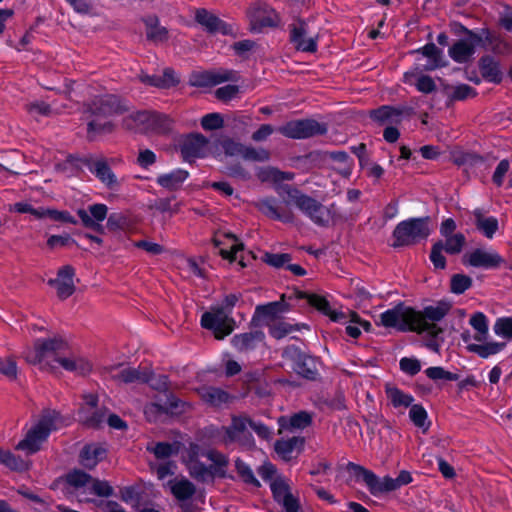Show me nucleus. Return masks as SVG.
I'll use <instances>...</instances> for the list:
<instances>
[{"label": "nucleus", "mask_w": 512, "mask_h": 512, "mask_svg": "<svg viewBox=\"0 0 512 512\" xmlns=\"http://www.w3.org/2000/svg\"><path fill=\"white\" fill-rule=\"evenodd\" d=\"M445 238L446 242L443 244V249L449 254L460 253L466 242L465 236L462 233H456Z\"/></svg>", "instance_id": "3c124183"}, {"label": "nucleus", "mask_w": 512, "mask_h": 512, "mask_svg": "<svg viewBox=\"0 0 512 512\" xmlns=\"http://www.w3.org/2000/svg\"><path fill=\"white\" fill-rule=\"evenodd\" d=\"M472 285V279L464 274H455L451 278V291L455 294H462Z\"/></svg>", "instance_id": "5fc2aeb1"}, {"label": "nucleus", "mask_w": 512, "mask_h": 512, "mask_svg": "<svg viewBox=\"0 0 512 512\" xmlns=\"http://www.w3.org/2000/svg\"><path fill=\"white\" fill-rule=\"evenodd\" d=\"M495 335L501 338L512 339V317H499L493 325Z\"/></svg>", "instance_id": "8fccbe9b"}, {"label": "nucleus", "mask_w": 512, "mask_h": 512, "mask_svg": "<svg viewBox=\"0 0 512 512\" xmlns=\"http://www.w3.org/2000/svg\"><path fill=\"white\" fill-rule=\"evenodd\" d=\"M188 173L182 169H176L167 174H162L157 177V183L168 190L178 189L183 182L187 179Z\"/></svg>", "instance_id": "4c0bfd02"}, {"label": "nucleus", "mask_w": 512, "mask_h": 512, "mask_svg": "<svg viewBox=\"0 0 512 512\" xmlns=\"http://www.w3.org/2000/svg\"><path fill=\"white\" fill-rule=\"evenodd\" d=\"M24 358L28 363L53 373L59 367L76 375H86L92 370L88 359L68 352V343L61 337L36 340L34 346L24 352Z\"/></svg>", "instance_id": "f257e3e1"}, {"label": "nucleus", "mask_w": 512, "mask_h": 512, "mask_svg": "<svg viewBox=\"0 0 512 512\" xmlns=\"http://www.w3.org/2000/svg\"><path fill=\"white\" fill-rule=\"evenodd\" d=\"M480 71L482 76L489 82L500 83L502 80V71L499 68V64L491 57L481 59Z\"/></svg>", "instance_id": "a19ab883"}, {"label": "nucleus", "mask_w": 512, "mask_h": 512, "mask_svg": "<svg viewBox=\"0 0 512 512\" xmlns=\"http://www.w3.org/2000/svg\"><path fill=\"white\" fill-rule=\"evenodd\" d=\"M258 209L266 216L280 220L283 222H291L293 220V216L291 214H281L278 211L277 205L272 199H263L257 203Z\"/></svg>", "instance_id": "c03bdc74"}, {"label": "nucleus", "mask_w": 512, "mask_h": 512, "mask_svg": "<svg viewBox=\"0 0 512 512\" xmlns=\"http://www.w3.org/2000/svg\"><path fill=\"white\" fill-rule=\"evenodd\" d=\"M310 422L311 417L306 412H299L289 418L280 417L278 420L280 426L279 432L282 433L284 430L287 429H303L307 427L310 424Z\"/></svg>", "instance_id": "ea45409f"}, {"label": "nucleus", "mask_w": 512, "mask_h": 512, "mask_svg": "<svg viewBox=\"0 0 512 512\" xmlns=\"http://www.w3.org/2000/svg\"><path fill=\"white\" fill-rule=\"evenodd\" d=\"M147 37L153 41H163L167 38V30L164 27L158 25L156 18H151L146 21Z\"/></svg>", "instance_id": "603ef678"}, {"label": "nucleus", "mask_w": 512, "mask_h": 512, "mask_svg": "<svg viewBox=\"0 0 512 512\" xmlns=\"http://www.w3.org/2000/svg\"><path fill=\"white\" fill-rule=\"evenodd\" d=\"M303 443L304 439L301 437H292L287 440L282 439L276 441L274 449L281 459L289 461L292 459L295 451L299 452L301 450Z\"/></svg>", "instance_id": "7c9ffc66"}, {"label": "nucleus", "mask_w": 512, "mask_h": 512, "mask_svg": "<svg viewBox=\"0 0 512 512\" xmlns=\"http://www.w3.org/2000/svg\"><path fill=\"white\" fill-rule=\"evenodd\" d=\"M0 464L13 471H24L29 467V463L11 453L9 450L0 448Z\"/></svg>", "instance_id": "a18cd8bd"}, {"label": "nucleus", "mask_w": 512, "mask_h": 512, "mask_svg": "<svg viewBox=\"0 0 512 512\" xmlns=\"http://www.w3.org/2000/svg\"><path fill=\"white\" fill-rule=\"evenodd\" d=\"M42 209L43 207L35 208L29 202L22 201L15 203L10 210L18 213H29L35 219H43L44 214Z\"/></svg>", "instance_id": "13d9d810"}, {"label": "nucleus", "mask_w": 512, "mask_h": 512, "mask_svg": "<svg viewBox=\"0 0 512 512\" xmlns=\"http://www.w3.org/2000/svg\"><path fill=\"white\" fill-rule=\"evenodd\" d=\"M409 418L415 426L424 430L429 428V423L427 421L428 415L422 405L412 404L410 406Z\"/></svg>", "instance_id": "09e8293b"}, {"label": "nucleus", "mask_w": 512, "mask_h": 512, "mask_svg": "<svg viewBox=\"0 0 512 512\" xmlns=\"http://www.w3.org/2000/svg\"><path fill=\"white\" fill-rule=\"evenodd\" d=\"M284 357L294 360V371L308 379H314L317 374V362L313 357L304 355L295 347L285 349Z\"/></svg>", "instance_id": "412c9836"}, {"label": "nucleus", "mask_w": 512, "mask_h": 512, "mask_svg": "<svg viewBox=\"0 0 512 512\" xmlns=\"http://www.w3.org/2000/svg\"><path fill=\"white\" fill-rule=\"evenodd\" d=\"M83 406L79 410V421L89 427H99L106 417V411L97 407L98 398L94 394L83 396Z\"/></svg>", "instance_id": "dca6fc26"}, {"label": "nucleus", "mask_w": 512, "mask_h": 512, "mask_svg": "<svg viewBox=\"0 0 512 512\" xmlns=\"http://www.w3.org/2000/svg\"><path fill=\"white\" fill-rule=\"evenodd\" d=\"M166 487L178 500H187L195 492L194 485L185 478H174L167 482Z\"/></svg>", "instance_id": "473e14b6"}, {"label": "nucleus", "mask_w": 512, "mask_h": 512, "mask_svg": "<svg viewBox=\"0 0 512 512\" xmlns=\"http://www.w3.org/2000/svg\"><path fill=\"white\" fill-rule=\"evenodd\" d=\"M287 193V204L297 207L316 225L326 226L333 219L332 207L322 205L314 198L301 193L297 189H289Z\"/></svg>", "instance_id": "423d86ee"}, {"label": "nucleus", "mask_w": 512, "mask_h": 512, "mask_svg": "<svg viewBox=\"0 0 512 512\" xmlns=\"http://www.w3.org/2000/svg\"><path fill=\"white\" fill-rule=\"evenodd\" d=\"M385 391L388 400L396 409L403 411L413 404V396L403 392L395 386L387 385Z\"/></svg>", "instance_id": "72a5a7b5"}, {"label": "nucleus", "mask_w": 512, "mask_h": 512, "mask_svg": "<svg viewBox=\"0 0 512 512\" xmlns=\"http://www.w3.org/2000/svg\"><path fill=\"white\" fill-rule=\"evenodd\" d=\"M400 368L407 374L415 375L421 370V364L416 358L404 357L400 360Z\"/></svg>", "instance_id": "774afa93"}, {"label": "nucleus", "mask_w": 512, "mask_h": 512, "mask_svg": "<svg viewBox=\"0 0 512 512\" xmlns=\"http://www.w3.org/2000/svg\"><path fill=\"white\" fill-rule=\"evenodd\" d=\"M224 120L219 113H209L202 117L201 126L204 130H217L223 127Z\"/></svg>", "instance_id": "6e6d98bb"}, {"label": "nucleus", "mask_w": 512, "mask_h": 512, "mask_svg": "<svg viewBox=\"0 0 512 512\" xmlns=\"http://www.w3.org/2000/svg\"><path fill=\"white\" fill-rule=\"evenodd\" d=\"M348 468L354 473L357 480H362L365 483L372 495L379 496L381 494L394 491L392 477L385 476L383 478H379L371 470L355 463H349Z\"/></svg>", "instance_id": "4468645a"}, {"label": "nucleus", "mask_w": 512, "mask_h": 512, "mask_svg": "<svg viewBox=\"0 0 512 512\" xmlns=\"http://www.w3.org/2000/svg\"><path fill=\"white\" fill-rule=\"evenodd\" d=\"M65 425H67L66 420L58 412L47 410L42 414L40 420L27 432L25 438L16 445V449L26 454H33L40 449L42 443L52 431L60 429Z\"/></svg>", "instance_id": "7ed1b4c3"}, {"label": "nucleus", "mask_w": 512, "mask_h": 512, "mask_svg": "<svg viewBox=\"0 0 512 512\" xmlns=\"http://www.w3.org/2000/svg\"><path fill=\"white\" fill-rule=\"evenodd\" d=\"M319 36L320 29L314 22L298 20L291 26V42L299 51L316 52Z\"/></svg>", "instance_id": "9d476101"}, {"label": "nucleus", "mask_w": 512, "mask_h": 512, "mask_svg": "<svg viewBox=\"0 0 512 512\" xmlns=\"http://www.w3.org/2000/svg\"><path fill=\"white\" fill-rule=\"evenodd\" d=\"M201 399L213 406H220L228 401V394L215 387H202L198 389Z\"/></svg>", "instance_id": "37998d69"}, {"label": "nucleus", "mask_w": 512, "mask_h": 512, "mask_svg": "<svg viewBox=\"0 0 512 512\" xmlns=\"http://www.w3.org/2000/svg\"><path fill=\"white\" fill-rule=\"evenodd\" d=\"M473 216L477 230L486 238L493 239L499 229L498 219L485 215L481 209H475Z\"/></svg>", "instance_id": "c85d7f7f"}, {"label": "nucleus", "mask_w": 512, "mask_h": 512, "mask_svg": "<svg viewBox=\"0 0 512 512\" xmlns=\"http://www.w3.org/2000/svg\"><path fill=\"white\" fill-rule=\"evenodd\" d=\"M416 52L422 53L423 56L427 57V64H425L426 70H434L442 66V51L436 47L433 43H428Z\"/></svg>", "instance_id": "79ce46f5"}, {"label": "nucleus", "mask_w": 512, "mask_h": 512, "mask_svg": "<svg viewBox=\"0 0 512 512\" xmlns=\"http://www.w3.org/2000/svg\"><path fill=\"white\" fill-rule=\"evenodd\" d=\"M409 109L405 107L395 108L391 106H382L371 111V117L380 124L393 125L399 124L405 115L409 114Z\"/></svg>", "instance_id": "bb28decb"}, {"label": "nucleus", "mask_w": 512, "mask_h": 512, "mask_svg": "<svg viewBox=\"0 0 512 512\" xmlns=\"http://www.w3.org/2000/svg\"><path fill=\"white\" fill-rule=\"evenodd\" d=\"M113 378L122 383L150 381L147 370L141 371L132 367H123L113 374Z\"/></svg>", "instance_id": "58836bf2"}, {"label": "nucleus", "mask_w": 512, "mask_h": 512, "mask_svg": "<svg viewBox=\"0 0 512 512\" xmlns=\"http://www.w3.org/2000/svg\"><path fill=\"white\" fill-rule=\"evenodd\" d=\"M475 43V38H468L454 43L449 49L450 57L458 63L467 62L474 53Z\"/></svg>", "instance_id": "c756f323"}, {"label": "nucleus", "mask_w": 512, "mask_h": 512, "mask_svg": "<svg viewBox=\"0 0 512 512\" xmlns=\"http://www.w3.org/2000/svg\"><path fill=\"white\" fill-rule=\"evenodd\" d=\"M195 20L209 33L228 35L232 33L230 25L223 22L216 15L206 9H198L195 12Z\"/></svg>", "instance_id": "b1692460"}, {"label": "nucleus", "mask_w": 512, "mask_h": 512, "mask_svg": "<svg viewBox=\"0 0 512 512\" xmlns=\"http://www.w3.org/2000/svg\"><path fill=\"white\" fill-rule=\"evenodd\" d=\"M431 233L430 219L411 218L404 220L393 231V247L410 246L425 240Z\"/></svg>", "instance_id": "0eeeda50"}, {"label": "nucleus", "mask_w": 512, "mask_h": 512, "mask_svg": "<svg viewBox=\"0 0 512 512\" xmlns=\"http://www.w3.org/2000/svg\"><path fill=\"white\" fill-rule=\"evenodd\" d=\"M113 494V488L109 482L92 478L88 486L87 495L94 500V497H109Z\"/></svg>", "instance_id": "de8ad7c7"}, {"label": "nucleus", "mask_w": 512, "mask_h": 512, "mask_svg": "<svg viewBox=\"0 0 512 512\" xmlns=\"http://www.w3.org/2000/svg\"><path fill=\"white\" fill-rule=\"evenodd\" d=\"M449 310L450 305L446 302L426 306L422 311L415 310L417 315L414 321L415 332L437 336L441 332L437 323L447 315Z\"/></svg>", "instance_id": "1a4fd4ad"}, {"label": "nucleus", "mask_w": 512, "mask_h": 512, "mask_svg": "<svg viewBox=\"0 0 512 512\" xmlns=\"http://www.w3.org/2000/svg\"><path fill=\"white\" fill-rule=\"evenodd\" d=\"M91 171L96 177L108 187H112L117 183L116 176L111 171L110 167L104 161H96Z\"/></svg>", "instance_id": "49530a36"}, {"label": "nucleus", "mask_w": 512, "mask_h": 512, "mask_svg": "<svg viewBox=\"0 0 512 512\" xmlns=\"http://www.w3.org/2000/svg\"><path fill=\"white\" fill-rule=\"evenodd\" d=\"M283 311H285V308L281 302H271L256 308L258 315L263 317H273Z\"/></svg>", "instance_id": "680f3d73"}, {"label": "nucleus", "mask_w": 512, "mask_h": 512, "mask_svg": "<svg viewBox=\"0 0 512 512\" xmlns=\"http://www.w3.org/2000/svg\"><path fill=\"white\" fill-rule=\"evenodd\" d=\"M91 479L90 475L81 470H74L66 475L67 483L76 490L80 502H92V498L87 495Z\"/></svg>", "instance_id": "cd10ccee"}, {"label": "nucleus", "mask_w": 512, "mask_h": 512, "mask_svg": "<svg viewBox=\"0 0 512 512\" xmlns=\"http://www.w3.org/2000/svg\"><path fill=\"white\" fill-rule=\"evenodd\" d=\"M147 450L151 451L157 458L165 459L174 452V446L169 443L160 442L155 445H149Z\"/></svg>", "instance_id": "e2e57ef3"}, {"label": "nucleus", "mask_w": 512, "mask_h": 512, "mask_svg": "<svg viewBox=\"0 0 512 512\" xmlns=\"http://www.w3.org/2000/svg\"><path fill=\"white\" fill-rule=\"evenodd\" d=\"M108 208L105 204H93L87 209L77 211L84 226L95 230L102 229L101 222L107 217Z\"/></svg>", "instance_id": "393cba45"}, {"label": "nucleus", "mask_w": 512, "mask_h": 512, "mask_svg": "<svg viewBox=\"0 0 512 512\" xmlns=\"http://www.w3.org/2000/svg\"><path fill=\"white\" fill-rule=\"evenodd\" d=\"M43 211V219L49 218L56 222H63V223H71L76 224L75 218L68 212V211H59L56 209H50V208H44Z\"/></svg>", "instance_id": "864d4df0"}, {"label": "nucleus", "mask_w": 512, "mask_h": 512, "mask_svg": "<svg viewBox=\"0 0 512 512\" xmlns=\"http://www.w3.org/2000/svg\"><path fill=\"white\" fill-rule=\"evenodd\" d=\"M0 373L10 380L16 379V362L10 357L0 358Z\"/></svg>", "instance_id": "bf43d9fd"}, {"label": "nucleus", "mask_w": 512, "mask_h": 512, "mask_svg": "<svg viewBox=\"0 0 512 512\" xmlns=\"http://www.w3.org/2000/svg\"><path fill=\"white\" fill-rule=\"evenodd\" d=\"M201 325L205 329L211 330L216 339H223L234 330V320L230 317V312L225 308H212L205 312L201 317Z\"/></svg>", "instance_id": "f8f14e48"}, {"label": "nucleus", "mask_w": 512, "mask_h": 512, "mask_svg": "<svg viewBox=\"0 0 512 512\" xmlns=\"http://www.w3.org/2000/svg\"><path fill=\"white\" fill-rule=\"evenodd\" d=\"M258 474L261 476V478L271 484L272 481L276 480L278 477H281L276 469V467L270 463V462H264L259 468H258Z\"/></svg>", "instance_id": "052dcab7"}, {"label": "nucleus", "mask_w": 512, "mask_h": 512, "mask_svg": "<svg viewBox=\"0 0 512 512\" xmlns=\"http://www.w3.org/2000/svg\"><path fill=\"white\" fill-rule=\"evenodd\" d=\"M212 155L219 161H225L227 158H235L264 162L270 157L269 152L265 149H255L230 138L215 142L213 144Z\"/></svg>", "instance_id": "39448f33"}, {"label": "nucleus", "mask_w": 512, "mask_h": 512, "mask_svg": "<svg viewBox=\"0 0 512 512\" xmlns=\"http://www.w3.org/2000/svg\"><path fill=\"white\" fill-rule=\"evenodd\" d=\"M105 457V449L96 444L86 445L80 453L82 466L92 469Z\"/></svg>", "instance_id": "2f4dec72"}, {"label": "nucleus", "mask_w": 512, "mask_h": 512, "mask_svg": "<svg viewBox=\"0 0 512 512\" xmlns=\"http://www.w3.org/2000/svg\"><path fill=\"white\" fill-rule=\"evenodd\" d=\"M141 81L151 86L168 88L178 83L179 79L173 70L167 68L161 76L158 75H141Z\"/></svg>", "instance_id": "e433bc0d"}, {"label": "nucleus", "mask_w": 512, "mask_h": 512, "mask_svg": "<svg viewBox=\"0 0 512 512\" xmlns=\"http://www.w3.org/2000/svg\"><path fill=\"white\" fill-rule=\"evenodd\" d=\"M469 325L476 331L474 340L477 342L488 341L489 321L483 312H475L469 318Z\"/></svg>", "instance_id": "c9c22d12"}, {"label": "nucleus", "mask_w": 512, "mask_h": 512, "mask_svg": "<svg viewBox=\"0 0 512 512\" xmlns=\"http://www.w3.org/2000/svg\"><path fill=\"white\" fill-rule=\"evenodd\" d=\"M305 298L311 306L328 316L332 321L341 322L345 320L347 324L346 333L352 338H358L362 329L367 331L371 327L369 322L361 320L355 312H349L346 315L342 311L332 309L327 299L321 295L306 294Z\"/></svg>", "instance_id": "20e7f679"}, {"label": "nucleus", "mask_w": 512, "mask_h": 512, "mask_svg": "<svg viewBox=\"0 0 512 512\" xmlns=\"http://www.w3.org/2000/svg\"><path fill=\"white\" fill-rule=\"evenodd\" d=\"M214 244L221 256L230 261L236 260L238 252L243 250V244L233 234H216Z\"/></svg>", "instance_id": "a878e982"}, {"label": "nucleus", "mask_w": 512, "mask_h": 512, "mask_svg": "<svg viewBox=\"0 0 512 512\" xmlns=\"http://www.w3.org/2000/svg\"><path fill=\"white\" fill-rule=\"evenodd\" d=\"M213 144L201 134H192L188 136L182 146L181 153L185 160L191 161L195 158H203L207 155H212Z\"/></svg>", "instance_id": "f3484780"}, {"label": "nucleus", "mask_w": 512, "mask_h": 512, "mask_svg": "<svg viewBox=\"0 0 512 512\" xmlns=\"http://www.w3.org/2000/svg\"><path fill=\"white\" fill-rule=\"evenodd\" d=\"M252 421L246 417H233L228 427H223L220 432L221 441L226 444L238 443L242 446L251 447L253 437L251 434Z\"/></svg>", "instance_id": "9b49d317"}, {"label": "nucleus", "mask_w": 512, "mask_h": 512, "mask_svg": "<svg viewBox=\"0 0 512 512\" xmlns=\"http://www.w3.org/2000/svg\"><path fill=\"white\" fill-rule=\"evenodd\" d=\"M236 468L243 480L255 486H259L258 480L255 478L251 468L241 460H236Z\"/></svg>", "instance_id": "69168bd1"}, {"label": "nucleus", "mask_w": 512, "mask_h": 512, "mask_svg": "<svg viewBox=\"0 0 512 512\" xmlns=\"http://www.w3.org/2000/svg\"><path fill=\"white\" fill-rule=\"evenodd\" d=\"M263 338L264 335L261 332H248L235 335L231 343L236 350L244 352L255 348L257 343L263 341Z\"/></svg>", "instance_id": "f704fd0d"}, {"label": "nucleus", "mask_w": 512, "mask_h": 512, "mask_svg": "<svg viewBox=\"0 0 512 512\" xmlns=\"http://www.w3.org/2000/svg\"><path fill=\"white\" fill-rule=\"evenodd\" d=\"M415 317H417L415 309L398 304L380 314V323L386 328L415 332Z\"/></svg>", "instance_id": "ddd939ff"}, {"label": "nucleus", "mask_w": 512, "mask_h": 512, "mask_svg": "<svg viewBox=\"0 0 512 512\" xmlns=\"http://www.w3.org/2000/svg\"><path fill=\"white\" fill-rule=\"evenodd\" d=\"M123 125L129 130L161 134L171 129L172 121L166 115L160 113L137 111L129 114L123 120Z\"/></svg>", "instance_id": "6e6552de"}, {"label": "nucleus", "mask_w": 512, "mask_h": 512, "mask_svg": "<svg viewBox=\"0 0 512 512\" xmlns=\"http://www.w3.org/2000/svg\"><path fill=\"white\" fill-rule=\"evenodd\" d=\"M504 262L503 258L494 250L475 249L465 255L463 263L472 267L493 269Z\"/></svg>", "instance_id": "aec40b11"}, {"label": "nucleus", "mask_w": 512, "mask_h": 512, "mask_svg": "<svg viewBox=\"0 0 512 512\" xmlns=\"http://www.w3.org/2000/svg\"><path fill=\"white\" fill-rule=\"evenodd\" d=\"M324 124L312 119L290 121L279 128V132L292 139H305L326 133Z\"/></svg>", "instance_id": "2eb2a0df"}, {"label": "nucleus", "mask_w": 512, "mask_h": 512, "mask_svg": "<svg viewBox=\"0 0 512 512\" xmlns=\"http://www.w3.org/2000/svg\"><path fill=\"white\" fill-rule=\"evenodd\" d=\"M462 340L466 344L467 351L474 353L483 359L497 355L506 347L504 342H498L495 340L477 342L474 340V335L472 336L468 332L462 334Z\"/></svg>", "instance_id": "6ab92c4d"}, {"label": "nucleus", "mask_w": 512, "mask_h": 512, "mask_svg": "<svg viewBox=\"0 0 512 512\" xmlns=\"http://www.w3.org/2000/svg\"><path fill=\"white\" fill-rule=\"evenodd\" d=\"M451 98L454 100H464L475 95L474 90L467 84L454 86L451 91Z\"/></svg>", "instance_id": "338daca9"}, {"label": "nucleus", "mask_w": 512, "mask_h": 512, "mask_svg": "<svg viewBox=\"0 0 512 512\" xmlns=\"http://www.w3.org/2000/svg\"><path fill=\"white\" fill-rule=\"evenodd\" d=\"M253 29L274 26L277 23V15L275 11L265 2H257L248 10Z\"/></svg>", "instance_id": "4be33fe9"}, {"label": "nucleus", "mask_w": 512, "mask_h": 512, "mask_svg": "<svg viewBox=\"0 0 512 512\" xmlns=\"http://www.w3.org/2000/svg\"><path fill=\"white\" fill-rule=\"evenodd\" d=\"M443 243L437 242L433 245L431 254H430V260L433 263L435 268L443 269L446 264L445 257L443 255Z\"/></svg>", "instance_id": "0e129e2a"}, {"label": "nucleus", "mask_w": 512, "mask_h": 512, "mask_svg": "<svg viewBox=\"0 0 512 512\" xmlns=\"http://www.w3.org/2000/svg\"><path fill=\"white\" fill-rule=\"evenodd\" d=\"M125 107L114 95L106 94L94 100L89 107L91 119L88 120V134L90 137L109 133L113 130V124L109 116L121 113Z\"/></svg>", "instance_id": "f03ea898"}, {"label": "nucleus", "mask_w": 512, "mask_h": 512, "mask_svg": "<svg viewBox=\"0 0 512 512\" xmlns=\"http://www.w3.org/2000/svg\"><path fill=\"white\" fill-rule=\"evenodd\" d=\"M294 330L292 325L284 321H275L269 327V333L275 339H282Z\"/></svg>", "instance_id": "4d7b16f0"}, {"label": "nucleus", "mask_w": 512, "mask_h": 512, "mask_svg": "<svg viewBox=\"0 0 512 512\" xmlns=\"http://www.w3.org/2000/svg\"><path fill=\"white\" fill-rule=\"evenodd\" d=\"M74 275L75 271L71 266H64L59 269L56 278L49 280L60 299H66L74 293Z\"/></svg>", "instance_id": "5701e85b"}, {"label": "nucleus", "mask_w": 512, "mask_h": 512, "mask_svg": "<svg viewBox=\"0 0 512 512\" xmlns=\"http://www.w3.org/2000/svg\"><path fill=\"white\" fill-rule=\"evenodd\" d=\"M269 485L275 500L283 506L286 512L299 511V501L292 495L287 478L284 476L278 477Z\"/></svg>", "instance_id": "a211bd4d"}]
</instances>
